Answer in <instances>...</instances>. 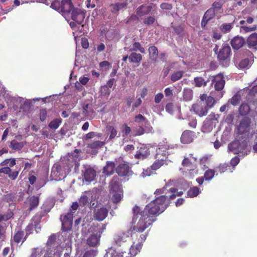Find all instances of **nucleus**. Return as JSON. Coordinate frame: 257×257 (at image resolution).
Segmentation results:
<instances>
[{
	"mask_svg": "<svg viewBox=\"0 0 257 257\" xmlns=\"http://www.w3.org/2000/svg\"><path fill=\"white\" fill-rule=\"evenodd\" d=\"M133 211L134 215L132 222L134 225L132 229L137 232H143L155 221V219L141 211L140 207L137 205L133 207Z\"/></svg>",
	"mask_w": 257,
	"mask_h": 257,
	"instance_id": "obj_1",
	"label": "nucleus"
},
{
	"mask_svg": "<svg viewBox=\"0 0 257 257\" xmlns=\"http://www.w3.org/2000/svg\"><path fill=\"white\" fill-rule=\"evenodd\" d=\"M168 205L165 195H161L147 204L142 211L156 221V217L162 213Z\"/></svg>",
	"mask_w": 257,
	"mask_h": 257,
	"instance_id": "obj_2",
	"label": "nucleus"
},
{
	"mask_svg": "<svg viewBox=\"0 0 257 257\" xmlns=\"http://www.w3.org/2000/svg\"><path fill=\"white\" fill-rule=\"evenodd\" d=\"M182 167L180 169L183 175L186 177L192 178L198 173L197 166L192 163L188 158H185L181 163Z\"/></svg>",
	"mask_w": 257,
	"mask_h": 257,
	"instance_id": "obj_3",
	"label": "nucleus"
},
{
	"mask_svg": "<svg viewBox=\"0 0 257 257\" xmlns=\"http://www.w3.org/2000/svg\"><path fill=\"white\" fill-rule=\"evenodd\" d=\"M51 7L58 11L64 14L70 13L74 9V6L71 0H55L51 4Z\"/></svg>",
	"mask_w": 257,
	"mask_h": 257,
	"instance_id": "obj_4",
	"label": "nucleus"
},
{
	"mask_svg": "<svg viewBox=\"0 0 257 257\" xmlns=\"http://www.w3.org/2000/svg\"><path fill=\"white\" fill-rule=\"evenodd\" d=\"M247 146V141L234 140L228 145V149L234 154H242L246 155V149Z\"/></svg>",
	"mask_w": 257,
	"mask_h": 257,
	"instance_id": "obj_5",
	"label": "nucleus"
},
{
	"mask_svg": "<svg viewBox=\"0 0 257 257\" xmlns=\"http://www.w3.org/2000/svg\"><path fill=\"white\" fill-rule=\"evenodd\" d=\"M115 171L119 176L124 178L132 176L133 174V172L130 167L128 163L126 162L119 164L116 167Z\"/></svg>",
	"mask_w": 257,
	"mask_h": 257,
	"instance_id": "obj_6",
	"label": "nucleus"
},
{
	"mask_svg": "<svg viewBox=\"0 0 257 257\" xmlns=\"http://www.w3.org/2000/svg\"><path fill=\"white\" fill-rule=\"evenodd\" d=\"M192 109L196 114L202 117L206 115L208 113V109L203 102H199L193 104Z\"/></svg>",
	"mask_w": 257,
	"mask_h": 257,
	"instance_id": "obj_7",
	"label": "nucleus"
},
{
	"mask_svg": "<svg viewBox=\"0 0 257 257\" xmlns=\"http://www.w3.org/2000/svg\"><path fill=\"white\" fill-rule=\"evenodd\" d=\"M62 222L61 229L63 231L70 230L72 226V217L70 213H67L61 216Z\"/></svg>",
	"mask_w": 257,
	"mask_h": 257,
	"instance_id": "obj_8",
	"label": "nucleus"
},
{
	"mask_svg": "<svg viewBox=\"0 0 257 257\" xmlns=\"http://www.w3.org/2000/svg\"><path fill=\"white\" fill-rule=\"evenodd\" d=\"M250 124V120L249 118L245 117L242 119L237 127V134L242 135L248 133Z\"/></svg>",
	"mask_w": 257,
	"mask_h": 257,
	"instance_id": "obj_9",
	"label": "nucleus"
},
{
	"mask_svg": "<svg viewBox=\"0 0 257 257\" xmlns=\"http://www.w3.org/2000/svg\"><path fill=\"white\" fill-rule=\"evenodd\" d=\"M196 137V133L190 130L184 131L181 136V142L184 144H188L192 143Z\"/></svg>",
	"mask_w": 257,
	"mask_h": 257,
	"instance_id": "obj_10",
	"label": "nucleus"
},
{
	"mask_svg": "<svg viewBox=\"0 0 257 257\" xmlns=\"http://www.w3.org/2000/svg\"><path fill=\"white\" fill-rule=\"evenodd\" d=\"M85 18L84 13L80 9L74 8L71 13V19L78 24L81 25Z\"/></svg>",
	"mask_w": 257,
	"mask_h": 257,
	"instance_id": "obj_11",
	"label": "nucleus"
},
{
	"mask_svg": "<svg viewBox=\"0 0 257 257\" xmlns=\"http://www.w3.org/2000/svg\"><path fill=\"white\" fill-rule=\"evenodd\" d=\"M231 48L228 44H224L220 49L217 54V58L219 60H225L230 57Z\"/></svg>",
	"mask_w": 257,
	"mask_h": 257,
	"instance_id": "obj_12",
	"label": "nucleus"
},
{
	"mask_svg": "<svg viewBox=\"0 0 257 257\" xmlns=\"http://www.w3.org/2000/svg\"><path fill=\"white\" fill-rule=\"evenodd\" d=\"M183 194V191H178V189L174 188L171 187L168 189L167 192H166L165 197H166V201L167 204L170 203L172 200L174 199L177 196H181Z\"/></svg>",
	"mask_w": 257,
	"mask_h": 257,
	"instance_id": "obj_13",
	"label": "nucleus"
},
{
	"mask_svg": "<svg viewBox=\"0 0 257 257\" xmlns=\"http://www.w3.org/2000/svg\"><path fill=\"white\" fill-rule=\"evenodd\" d=\"M101 234L99 232L91 234L86 240L87 244L92 247H96L99 244Z\"/></svg>",
	"mask_w": 257,
	"mask_h": 257,
	"instance_id": "obj_14",
	"label": "nucleus"
},
{
	"mask_svg": "<svg viewBox=\"0 0 257 257\" xmlns=\"http://www.w3.org/2000/svg\"><path fill=\"white\" fill-rule=\"evenodd\" d=\"M245 43V39L239 36L233 37L230 41V44L234 50H239L244 45Z\"/></svg>",
	"mask_w": 257,
	"mask_h": 257,
	"instance_id": "obj_15",
	"label": "nucleus"
},
{
	"mask_svg": "<svg viewBox=\"0 0 257 257\" xmlns=\"http://www.w3.org/2000/svg\"><path fill=\"white\" fill-rule=\"evenodd\" d=\"M150 155L149 149L146 146H142L136 152L135 158L137 159L144 160Z\"/></svg>",
	"mask_w": 257,
	"mask_h": 257,
	"instance_id": "obj_16",
	"label": "nucleus"
},
{
	"mask_svg": "<svg viewBox=\"0 0 257 257\" xmlns=\"http://www.w3.org/2000/svg\"><path fill=\"white\" fill-rule=\"evenodd\" d=\"M108 210L105 207L95 209L94 211V218L95 220L101 221L103 220L108 215Z\"/></svg>",
	"mask_w": 257,
	"mask_h": 257,
	"instance_id": "obj_17",
	"label": "nucleus"
},
{
	"mask_svg": "<svg viewBox=\"0 0 257 257\" xmlns=\"http://www.w3.org/2000/svg\"><path fill=\"white\" fill-rule=\"evenodd\" d=\"M27 236L25 234L24 231L22 230H18L14 234L13 239H11V243L14 242L18 244L22 242L24 243L27 239Z\"/></svg>",
	"mask_w": 257,
	"mask_h": 257,
	"instance_id": "obj_18",
	"label": "nucleus"
},
{
	"mask_svg": "<svg viewBox=\"0 0 257 257\" xmlns=\"http://www.w3.org/2000/svg\"><path fill=\"white\" fill-rule=\"evenodd\" d=\"M0 173L8 175L11 180H15L18 176L19 171L15 170L12 171L10 167H5L0 169Z\"/></svg>",
	"mask_w": 257,
	"mask_h": 257,
	"instance_id": "obj_19",
	"label": "nucleus"
},
{
	"mask_svg": "<svg viewBox=\"0 0 257 257\" xmlns=\"http://www.w3.org/2000/svg\"><path fill=\"white\" fill-rule=\"evenodd\" d=\"M215 15V10L214 8H211L209 9L204 14L201 21L202 26H205L209 21L213 19Z\"/></svg>",
	"mask_w": 257,
	"mask_h": 257,
	"instance_id": "obj_20",
	"label": "nucleus"
},
{
	"mask_svg": "<svg viewBox=\"0 0 257 257\" xmlns=\"http://www.w3.org/2000/svg\"><path fill=\"white\" fill-rule=\"evenodd\" d=\"M109 187L110 191H116L117 190H122V185L120 179L117 176H114L110 182Z\"/></svg>",
	"mask_w": 257,
	"mask_h": 257,
	"instance_id": "obj_21",
	"label": "nucleus"
},
{
	"mask_svg": "<svg viewBox=\"0 0 257 257\" xmlns=\"http://www.w3.org/2000/svg\"><path fill=\"white\" fill-rule=\"evenodd\" d=\"M152 9V7L147 5H142L136 10L138 16L143 17L149 14Z\"/></svg>",
	"mask_w": 257,
	"mask_h": 257,
	"instance_id": "obj_22",
	"label": "nucleus"
},
{
	"mask_svg": "<svg viewBox=\"0 0 257 257\" xmlns=\"http://www.w3.org/2000/svg\"><path fill=\"white\" fill-rule=\"evenodd\" d=\"M115 168V164L113 162L107 161L105 166L103 168L102 172L105 175L110 176L114 173Z\"/></svg>",
	"mask_w": 257,
	"mask_h": 257,
	"instance_id": "obj_23",
	"label": "nucleus"
},
{
	"mask_svg": "<svg viewBox=\"0 0 257 257\" xmlns=\"http://www.w3.org/2000/svg\"><path fill=\"white\" fill-rule=\"evenodd\" d=\"M129 238L128 232H120L114 236V241L116 244L120 246L122 243H124Z\"/></svg>",
	"mask_w": 257,
	"mask_h": 257,
	"instance_id": "obj_24",
	"label": "nucleus"
},
{
	"mask_svg": "<svg viewBox=\"0 0 257 257\" xmlns=\"http://www.w3.org/2000/svg\"><path fill=\"white\" fill-rule=\"evenodd\" d=\"M246 43L249 48L257 50V33L251 34L247 38Z\"/></svg>",
	"mask_w": 257,
	"mask_h": 257,
	"instance_id": "obj_25",
	"label": "nucleus"
},
{
	"mask_svg": "<svg viewBox=\"0 0 257 257\" xmlns=\"http://www.w3.org/2000/svg\"><path fill=\"white\" fill-rule=\"evenodd\" d=\"M83 176L86 181L91 182L96 177V171L91 168H87L84 172Z\"/></svg>",
	"mask_w": 257,
	"mask_h": 257,
	"instance_id": "obj_26",
	"label": "nucleus"
},
{
	"mask_svg": "<svg viewBox=\"0 0 257 257\" xmlns=\"http://www.w3.org/2000/svg\"><path fill=\"white\" fill-rule=\"evenodd\" d=\"M214 84V87L216 90H221L224 86L225 81L222 76H217L214 78L213 80Z\"/></svg>",
	"mask_w": 257,
	"mask_h": 257,
	"instance_id": "obj_27",
	"label": "nucleus"
},
{
	"mask_svg": "<svg viewBox=\"0 0 257 257\" xmlns=\"http://www.w3.org/2000/svg\"><path fill=\"white\" fill-rule=\"evenodd\" d=\"M149 58L155 63L158 61V50L155 46H150L148 49Z\"/></svg>",
	"mask_w": 257,
	"mask_h": 257,
	"instance_id": "obj_28",
	"label": "nucleus"
},
{
	"mask_svg": "<svg viewBox=\"0 0 257 257\" xmlns=\"http://www.w3.org/2000/svg\"><path fill=\"white\" fill-rule=\"evenodd\" d=\"M134 121L138 126H146L149 124V121L147 118L141 114H139L135 116Z\"/></svg>",
	"mask_w": 257,
	"mask_h": 257,
	"instance_id": "obj_29",
	"label": "nucleus"
},
{
	"mask_svg": "<svg viewBox=\"0 0 257 257\" xmlns=\"http://www.w3.org/2000/svg\"><path fill=\"white\" fill-rule=\"evenodd\" d=\"M112 194L111 199L113 203H117L121 201L123 197L122 190L110 191Z\"/></svg>",
	"mask_w": 257,
	"mask_h": 257,
	"instance_id": "obj_30",
	"label": "nucleus"
},
{
	"mask_svg": "<svg viewBox=\"0 0 257 257\" xmlns=\"http://www.w3.org/2000/svg\"><path fill=\"white\" fill-rule=\"evenodd\" d=\"M26 143V142H18L14 140L10 142L9 147L14 151H20L24 147Z\"/></svg>",
	"mask_w": 257,
	"mask_h": 257,
	"instance_id": "obj_31",
	"label": "nucleus"
},
{
	"mask_svg": "<svg viewBox=\"0 0 257 257\" xmlns=\"http://www.w3.org/2000/svg\"><path fill=\"white\" fill-rule=\"evenodd\" d=\"M130 62L139 63L142 60V55L140 53H132L128 57Z\"/></svg>",
	"mask_w": 257,
	"mask_h": 257,
	"instance_id": "obj_32",
	"label": "nucleus"
},
{
	"mask_svg": "<svg viewBox=\"0 0 257 257\" xmlns=\"http://www.w3.org/2000/svg\"><path fill=\"white\" fill-rule=\"evenodd\" d=\"M127 4L126 3H117L114 4H111L110 7L111 8V12L112 13H116L120 10L126 7Z\"/></svg>",
	"mask_w": 257,
	"mask_h": 257,
	"instance_id": "obj_33",
	"label": "nucleus"
},
{
	"mask_svg": "<svg viewBox=\"0 0 257 257\" xmlns=\"http://www.w3.org/2000/svg\"><path fill=\"white\" fill-rule=\"evenodd\" d=\"M200 192V189L197 186L191 187L187 191V196L193 198L198 196Z\"/></svg>",
	"mask_w": 257,
	"mask_h": 257,
	"instance_id": "obj_34",
	"label": "nucleus"
},
{
	"mask_svg": "<svg viewBox=\"0 0 257 257\" xmlns=\"http://www.w3.org/2000/svg\"><path fill=\"white\" fill-rule=\"evenodd\" d=\"M30 202V208L29 210L32 211L37 206H38L39 203V198L38 197L36 196H32L29 200Z\"/></svg>",
	"mask_w": 257,
	"mask_h": 257,
	"instance_id": "obj_35",
	"label": "nucleus"
},
{
	"mask_svg": "<svg viewBox=\"0 0 257 257\" xmlns=\"http://www.w3.org/2000/svg\"><path fill=\"white\" fill-rule=\"evenodd\" d=\"M233 23H224L220 25L219 29L222 33L226 34L231 31L233 28Z\"/></svg>",
	"mask_w": 257,
	"mask_h": 257,
	"instance_id": "obj_36",
	"label": "nucleus"
},
{
	"mask_svg": "<svg viewBox=\"0 0 257 257\" xmlns=\"http://www.w3.org/2000/svg\"><path fill=\"white\" fill-rule=\"evenodd\" d=\"M107 253L109 254L110 257H123L124 254L126 255L127 254L125 251L118 252L115 249H113L112 247L108 249Z\"/></svg>",
	"mask_w": 257,
	"mask_h": 257,
	"instance_id": "obj_37",
	"label": "nucleus"
},
{
	"mask_svg": "<svg viewBox=\"0 0 257 257\" xmlns=\"http://www.w3.org/2000/svg\"><path fill=\"white\" fill-rule=\"evenodd\" d=\"M184 72L183 71H178L174 72L171 76V80L174 82L180 80L183 76Z\"/></svg>",
	"mask_w": 257,
	"mask_h": 257,
	"instance_id": "obj_38",
	"label": "nucleus"
},
{
	"mask_svg": "<svg viewBox=\"0 0 257 257\" xmlns=\"http://www.w3.org/2000/svg\"><path fill=\"white\" fill-rule=\"evenodd\" d=\"M62 122L61 118H55L52 120L49 124V127L51 129L56 130Z\"/></svg>",
	"mask_w": 257,
	"mask_h": 257,
	"instance_id": "obj_39",
	"label": "nucleus"
},
{
	"mask_svg": "<svg viewBox=\"0 0 257 257\" xmlns=\"http://www.w3.org/2000/svg\"><path fill=\"white\" fill-rule=\"evenodd\" d=\"M104 144L105 143L104 142L96 141L89 144L88 145V147L92 149H98L101 148L104 145Z\"/></svg>",
	"mask_w": 257,
	"mask_h": 257,
	"instance_id": "obj_40",
	"label": "nucleus"
},
{
	"mask_svg": "<svg viewBox=\"0 0 257 257\" xmlns=\"http://www.w3.org/2000/svg\"><path fill=\"white\" fill-rule=\"evenodd\" d=\"M215 172V171L213 169H208L206 170L203 176V177L205 178V180L206 181L211 180L214 176Z\"/></svg>",
	"mask_w": 257,
	"mask_h": 257,
	"instance_id": "obj_41",
	"label": "nucleus"
},
{
	"mask_svg": "<svg viewBox=\"0 0 257 257\" xmlns=\"http://www.w3.org/2000/svg\"><path fill=\"white\" fill-rule=\"evenodd\" d=\"M194 82L195 83V86L200 87L202 86H206L207 82L205 81L203 78L201 77H196L194 79Z\"/></svg>",
	"mask_w": 257,
	"mask_h": 257,
	"instance_id": "obj_42",
	"label": "nucleus"
},
{
	"mask_svg": "<svg viewBox=\"0 0 257 257\" xmlns=\"http://www.w3.org/2000/svg\"><path fill=\"white\" fill-rule=\"evenodd\" d=\"M140 244H137V246L135 247L134 245H132L130 248V257H134L140 251L141 248Z\"/></svg>",
	"mask_w": 257,
	"mask_h": 257,
	"instance_id": "obj_43",
	"label": "nucleus"
},
{
	"mask_svg": "<svg viewBox=\"0 0 257 257\" xmlns=\"http://www.w3.org/2000/svg\"><path fill=\"white\" fill-rule=\"evenodd\" d=\"M230 168V166L227 163H221L216 168V171L220 173H222L226 171Z\"/></svg>",
	"mask_w": 257,
	"mask_h": 257,
	"instance_id": "obj_44",
	"label": "nucleus"
},
{
	"mask_svg": "<svg viewBox=\"0 0 257 257\" xmlns=\"http://www.w3.org/2000/svg\"><path fill=\"white\" fill-rule=\"evenodd\" d=\"M131 51H140L142 53L145 52V48L142 47L141 44L139 42H135L133 45V48Z\"/></svg>",
	"mask_w": 257,
	"mask_h": 257,
	"instance_id": "obj_45",
	"label": "nucleus"
},
{
	"mask_svg": "<svg viewBox=\"0 0 257 257\" xmlns=\"http://www.w3.org/2000/svg\"><path fill=\"white\" fill-rule=\"evenodd\" d=\"M164 164V160H157L151 166V168L152 170H156L160 168L161 166H162Z\"/></svg>",
	"mask_w": 257,
	"mask_h": 257,
	"instance_id": "obj_46",
	"label": "nucleus"
},
{
	"mask_svg": "<svg viewBox=\"0 0 257 257\" xmlns=\"http://www.w3.org/2000/svg\"><path fill=\"white\" fill-rule=\"evenodd\" d=\"M97 253V250L95 249H91L86 250L82 257H95Z\"/></svg>",
	"mask_w": 257,
	"mask_h": 257,
	"instance_id": "obj_47",
	"label": "nucleus"
},
{
	"mask_svg": "<svg viewBox=\"0 0 257 257\" xmlns=\"http://www.w3.org/2000/svg\"><path fill=\"white\" fill-rule=\"evenodd\" d=\"M56 235L55 234H52L49 237L47 241V245L48 246H52L56 244Z\"/></svg>",
	"mask_w": 257,
	"mask_h": 257,
	"instance_id": "obj_48",
	"label": "nucleus"
},
{
	"mask_svg": "<svg viewBox=\"0 0 257 257\" xmlns=\"http://www.w3.org/2000/svg\"><path fill=\"white\" fill-rule=\"evenodd\" d=\"M249 110V107L247 104H242L240 106L239 112L241 115L246 114Z\"/></svg>",
	"mask_w": 257,
	"mask_h": 257,
	"instance_id": "obj_49",
	"label": "nucleus"
},
{
	"mask_svg": "<svg viewBox=\"0 0 257 257\" xmlns=\"http://www.w3.org/2000/svg\"><path fill=\"white\" fill-rule=\"evenodd\" d=\"M89 201L88 197L86 195H83L80 197L79 200V205L84 207L86 206Z\"/></svg>",
	"mask_w": 257,
	"mask_h": 257,
	"instance_id": "obj_50",
	"label": "nucleus"
},
{
	"mask_svg": "<svg viewBox=\"0 0 257 257\" xmlns=\"http://www.w3.org/2000/svg\"><path fill=\"white\" fill-rule=\"evenodd\" d=\"M215 103V99L212 96H208L207 97V100L206 101V106L208 108H211L213 106L214 104Z\"/></svg>",
	"mask_w": 257,
	"mask_h": 257,
	"instance_id": "obj_51",
	"label": "nucleus"
},
{
	"mask_svg": "<svg viewBox=\"0 0 257 257\" xmlns=\"http://www.w3.org/2000/svg\"><path fill=\"white\" fill-rule=\"evenodd\" d=\"M240 96L238 95H234L230 100V103L234 106L238 104L240 101Z\"/></svg>",
	"mask_w": 257,
	"mask_h": 257,
	"instance_id": "obj_52",
	"label": "nucleus"
},
{
	"mask_svg": "<svg viewBox=\"0 0 257 257\" xmlns=\"http://www.w3.org/2000/svg\"><path fill=\"white\" fill-rule=\"evenodd\" d=\"M47 112L46 108L40 109L39 116L40 119L41 121H44L47 118Z\"/></svg>",
	"mask_w": 257,
	"mask_h": 257,
	"instance_id": "obj_53",
	"label": "nucleus"
},
{
	"mask_svg": "<svg viewBox=\"0 0 257 257\" xmlns=\"http://www.w3.org/2000/svg\"><path fill=\"white\" fill-rule=\"evenodd\" d=\"M41 251L38 247L33 248L29 257H40Z\"/></svg>",
	"mask_w": 257,
	"mask_h": 257,
	"instance_id": "obj_54",
	"label": "nucleus"
},
{
	"mask_svg": "<svg viewBox=\"0 0 257 257\" xmlns=\"http://www.w3.org/2000/svg\"><path fill=\"white\" fill-rule=\"evenodd\" d=\"M155 21V18L153 17H148L144 20V23L148 26L153 24Z\"/></svg>",
	"mask_w": 257,
	"mask_h": 257,
	"instance_id": "obj_55",
	"label": "nucleus"
},
{
	"mask_svg": "<svg viewBox=\"0 0 257 257\" xmlns=\"http://www.w3.org/2000/svg\"><path fill=\"white\" fill-rule=\"evenodd\" d=\"M6 238V228L2 224H0V240L4 241Z\"/></svg>",
	"mask_w": 257,
	"mask_h": 257,
	"instance_id": "obj_56",
	"label": "nucleus"
},
{
	"mask_svg": "<svg viewBox=\"0 0 257 257\" xmlns=\"http://www.w3.org/2000/svg\"><path fill=\"white\" fill-rule=\"evenodd\" d=\"M240 159L238 156H235L233 157L230 162V165L234 168L236 166H237L239 163Z\"/></svg>",
	"mask_w": 257,
	"mask_h": 257,
	"instance_id": "obj_57",
	"label": "nucleus"
},
{
	"mask_svg": "<svg viewBox=\"0 0 257 257\" xmlns=\"http://www.w3.org/2000/svg\"><path fill=\"white\" fill-rule=\"evenodd\" d=\"M138 128H136L135 130V132H136V136H141L145 134V131L144 129L145 126H138Z\"/></svg>",
	"mask_w": 257,
	"mask_h": 257,
	"instance_id": "obj_58",
	"label": "nucleus"
},
{
	"mask_svg": "<svg viewBox=\"0 0 257 257\" xmlns=\"http://www.w3.org/2000/svg\"><path fill=\"white\" fill-rule=\"evenodd\" d=\"M249 60L248 59L242 60L239 63V66L241 68H245L249 65Z\"/></svg>",
	"mask_w": 257,
	"mask_h": 257,
	"instance_id": "obj_59",
	"label": "nucleus"
},
{
	"mask_svg": "<svg viewBox=\"0 0 257 257\" xmlns=\"http://www.w3.org/2000/svg\"><path fill=\"white\" fill-rule=\"evenodd\" d=\"M173 29L174 30L175 33L178 35H181L184 31V29L181 26L173 27Z\"/></svg>",
	"mask_w": 257,
	"mask_h": 257,
	"instance_id": "obj_60",
	"label": "nucleus"
},
{
	"mask_svg": "<svg viewBox=\"0 0 257 257\" xmlns=\"http://www.w3.org/2000/svg\"><path fill=\"white\" fill-rule=\"evenodd\" d=\"M34 225L32 223L28 224L26 227V235L28 237L29 235L33 232Z\"/></svg>",
	"mask_w": 257,
	"mask_h": 257,
	"instance_id": "obj_61",
	"label": "nucleus"
},
{
	"mask_svg": "<svg viewBox=\"0 0 257 257\" xmlns=\"http://www.w3.org/2000/svg\"><path fill=\"white\" fill-rule=\"evenodd\" d=\"M164 97V95L162 93H158L155 96L154 101L156 103H159L161 102Z\"/></svg>",
	"mask_w": 257,
	"mask_h": 257,
	"instance_id": "obj_62",
	"label": "nucleus"
},
{
	"mask_svg": "<svg viewBox=\"0 0 257 257\" xmlns=\"http://www.w3.org/2000/svg\"><path fill=\"white\" fill-rule=\"evenodd\" d=\"M222 35L217 30H213L212 37L215 40H220L221 38Z\"/></svg>",
	"mask_w": 257,
	"mask_h": 257,
	"instance_id": "obj_63",
	"label": "nucleus"
},
{
	"mask_svg": "<svg viewBox=\"0 0 257 257\" xmlns=\"http://www.w3.org/2000/svg\"><path fill=\"white\" fill-rule=\"evenodd\" d=\"M123 129L122 131V132L125 135V136H128L131 132V128L130 126H128L127 124H124L122 125Z\"/></svg>",
	"mask_w": 257,
	"mask_h": 257,
	"instance_id": "obj_64",
	"label": "nucleus"
}]
</instances>
